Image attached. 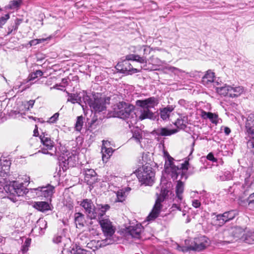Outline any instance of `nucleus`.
Wrapping results in <instances>:
<instances>
[{"label":"nucleus","instance_id":"obj_63","mask_svg":"<svg viewBox=\"0 0 254 254\" xmlns=\"http://www.w3.org/2000/svg\"><path fill=\"white\" fill-rule=\"evenodd\" d=\"M59 86V85L58 84H56V85H55L54 87H51V89H53V88L59 89V88H58V87Z\"/></svg>","mask_w":254,"mask_h":254},{"label":"nucleus","instance_id":"obj_58","mask_svg":"<svg viewBox=\"0 0 254 254\" xmlns=\"http://www.w3.org/2000/svg\"><path fill=\"white\" fill-rule=\"evenodd\" d=\"M34 103H35V101L34 100H30L28 102V109L29 108H32L34 104Z\"/></svg>","mask_w":254,"mask_h":254},{"label":"nucleus","instance_id":"obj_1","mask_svg":"<svg viewBox=\"0 0 254 254\" xmlns=\"http://www.w3.org/2000/svg\"><path fill=\"white\" fill-rule=\"evenodd\" d=\"M194 145V142L192 143V146H193ZM193 151V148L192 147L188 158L185 160L184 163L181 164L180 166H178L175 165L172 162L173 158L168 155V161H169L170 167H166V170L173 180L179 179V180H184V181H186L187 179L188 175L187 172L188 170V166L189 165V161Z\"/></svg>","mask_w":254,"mask_h":254},{"label":"nucleus","instance_id":"obj_37","mask_svg":"<svg viewBox=\"0 0 254 254\" xmlns=\"http://www.w3.org/2000/svg\"><path fill=\"white\" fill-rule=\"evenodd\" d=\"M247 207L254 211V192L251 194L247 199Z\"/></svg>","mask_w":254,"mask_h":254},{"label":"nucleus","instance_id":"obj_49","mask_svg":"<svg viewBox=\"0 0 254 254\" xmlns=\"http://www.w3.org/2000/svg\"><path fill=\"white\" fill-rule=\"evenodd\" d=\"M206 158L208 160L211 161L213 162H217V159L214 157V155L212 153H209L207 155Z\"/></svg>","mask_w":254,"mask_h":254},{"label":"nucleus","instance_id":"obj_8","mask_svg":"<svg viewBox=\"0 0 254 254\" xmlns=\"http://www.w3.org/2000/svg\"><path fill=\"white\" fill-rule=\"evenodd\" d=\"M169 192V190L165 188H161L160 195L156 201L153 209L147 218L148 221L153 220L158 216L161 208V202L164 201Z\"/></svg>","mask_w":254,"mask_h":254},{"label":"nucleus","instance_id":"obj_5","mask_svg":"<svg viewBox=\"0 0 254 254\" xmlns=\"http://www.w3.org/2000/svg\"><path fill=\"white\" fill-rule=\"evenodd\" d=\"M39 138L43 145V147H41L39 152L51 156L55 155L56 153L57 148L54 141L51 140L48 134L45 132H42L39 135Z\"/></svg>","mask_w":254,"mask_h":254},{"label":"nucleus","instance_id":"obj_50","mask_svg":"<svg viewBox=\"0 0 254 254\" xmlns=\"http://www.w3.org/2000/svg\"><path fill=\"white\" fill-rule=\"evenodd\" d=\"M62 238H63L62 237L60 236H55L53 238V242L56 244H59L62 242Z\"/></svg>","mask_w":254,"mask_h":254},{"label":"nucleus","instance_id":"obj_10","mask_svg":"<svg viewBox=\"0 0 254 254\" xmlns=\"http://www.w3.org/2000/svg\"><path fill=\"white\" fill-rule=\"evenodd\" d=\"M79 205L83 209L87 216L91 219H96L97 214L96 213V208L93 202L90 199H84L80 202H78Z\"/></svg>","mask_w":254,"mask_h":254},{"label":"nucleus","instance_id":"obj_4","mask_svg":"<svg viewBox=\"0 0 254 254\" xmlns=\"http://www.w3.org/2000/svg\"><path fill=\"white\" fill-rule=\"evenodd\" d=\"M139 181L146 186H152L154 182L155 173L150 166H143L141 170L134 172Z\"/></svg>","mask_w":254,"mask_h":254},{"label":"nucleus","instance_id":"obj_34","mask_svg":"<svg viewBox=\"0 0 254 254\" xmlns=\"http://www.w3.org/2000/svg\"><path fill=\"white\" fill-rule=\"evenodd\" d=\"M132 138H134L137 142L140 143L142 139V131L140 129L136 128L133 131V135Z\"/></svg>","mask_w":254,"mask_h":254},{"label":"nucleus","instance_id":"obj_26","mask_svg":"<svg viewBox=\"0 0 254 254\" xmlns=\"http://www.w3.org/2000/svg\"><path fill=\"white\" fill-rule=\"evenodd\" d=\"M10 162L5 160L3 161L0 160V176H4L5 174L8 173L9 170Z\"/></svg>","mask_w":254,"mask_h":254},{"label":"nucleus","instance_id":"obj_44","mask_svg":"<svg viewBox=\"0 0 254 254\" xmlns=\"http://www.w3.org/2000/svg\"><path fill=\"white\" fill-rule=\"evenodd\" d=\"M69 157H67V159H66L65 158H64V157H62V158H60V160L62 161V162H60L61 165H62V163L63 164V169L64 170V167H65V169H66V167L69 165Z\"/></svg>","mask_w":254,"mask_h":254},{"label":"nucleus","instance_id":"obj_46","mask_svg":"<svg viewBox=\"0 0 254 254\" xmlns=\"http://www.w3.org/2000/svg\"><path fill=\"white\" fill-rule=\"evenodd\" d=\"M135 59L134 61L137 62H138L139 63H141V64H143V63L146 64L147 63L146 59L144 56L140 57V56H139L138 55H136L135 59Z\"/></svg>","mask_w":254,"mask_h":254},{"label":"nucleus","instance_id":"obj_6","mask_svg":"<svg viewBox=\"0 0 254 254\" xmlns=\"http://www.w3.org/2000/svg\"><path fill=\"white\" fill-rule=\"evenodd\" d=\"M238 214L235 210L226 211L223 214L216 215L215 213L211 214V224L214 226H221L227 222L233 219Z\"/></svg>","mask_w":254,"mask_h":254},{"label":"nucleus","instance_id":"obj_23","mask_svg":"<svg viewBox=\"0 0 254 254\" xmlns=\"http://www.w3.org/2000/svg\"><path fill=\"white\" fill-rule=\"evenodd\" d=\"M201 117L204 119H208L211 122L215 125L218 123L219 118L218 116L211 112H207L204 111L201 112Z\"/></svg>","mask_w":254,"mask_h":254},{"label":"nucleus","instance_id":"obj_33","mask_svg":"<svg viewBox=\"0 0 254 254\" xmlns=\"http://www.w3.org/2000/svg\"><path fill=\"white\" fill-rule=\"evenodd\" d=\"M43 72L40 70H37L35 72L30 73L28 77L27 82L35 79L38 77H41L43 75Z\"/></svg>","mask_w":254,"mask_h":254},{"label":"nucleus","instance_id":"obj_20","mask_svg":"<svg viewBox=\"0 0 254 254\" xmlns=\"http://www.w3.org/2000/svg\"><path fill=\"white\" fill-rule=\"evenodd\" d=\"M214 77V73L208 70L202 78V83L207 87H209L213 82Z\"/></svg>","mask_w":254,"mask_h":254},{"label":"nucleus","instance_id":"obj_40","mask_svg":"<svg viewBox=\"0 0 254 254\" xmlns=\"http://www.w3.org/2000/svg\"><path fill=\"white\" fill-rule=\"evenodd\" d=\"M102 152L103 153V160H104L105 157H107V158H108V156H110L112 154L113 150L111 148L102 147Z\"/></svg>","mask_w":254,"mask_h":254},{"label":"nucleus","instance_id":"obj_9","mask_svg":"<svg viewBox=\"0 0 254 254\" xmlns=\"http://www.w3.org/2000/svg\"><path fill=\"white\" fill-rule=\"evenodd\" d=\"M83 99L88 101V104L96 112H100L105 110L106 107V100L104 98L99 97L98 95L94 97V100L89 99V97L85 95Z\"/></svg>","mask_w":254,"mask_h":254},{"label":"nucleus","instance_id":"obj_30","mask_svg":"<svg viewBox=\"0 0 254 254\" xmlns=\"http://www.w3.org/2000/svg\"><path fill=\"white\" fill-rule=\"evenodd\" d=\"M231 86L225 85V86L217 87L216 90L218 94L224 96L229 97Z\"/></svg>","mask_w":254,"mask_h":254},{"label":"nucleus","instance_id":"obj_53","mask_svg":"<svg viewBox=\"0 0 254 254\" xmlns=\"http://www.w3.org/2000/svg\"><path fill=\"white\" fill-rule=\"evenodd\" d=\"M7 186L5 185L4 183L0 181V192H3L4 190H6Z\"/></svg>","mask_w":254,"mask_h":254},{"label":"nucleus","instance_id":"obj_32","mask_svg":"<svg viewBox=\"0 0 254 254\" xmlns=\"http://www.w3.org/2000/svg\"><path fill=\"white\" fill-rule=\"evenodd\" d=\"M22 3L21 0H12L9 2L8 7L11 9H18Z\"/></svg>","mask_w":254,"mask_h":254},{"label":"nucleus","instance_id":"obj_29","mask_svg":"<svg viewBox=\"0 0 254 254\" xmlns=\"http://www.w3.org/2000/svg\"><path fill=\"white\" fill-rule=\"evenodd\" d=\"M174 108L172 106H168L164 108L161 111L160 117L163 120H166L169 117V114L174 110Z\"/></svg>","mask_w":254,"mask_h":254},{"label":"nucleus","instance_id":"obj_31","mask_svg":"<svg viewBox=\"0 0 254 254\" xmlns=\"http://www.w3.org/2000/svg\"><path fill=\"white\" fill-rule=\"evenodd\" d=\"M69 254H90V252L75 246L72 248Z\"/></svg>","mask_w":254,"mask_h":254},{"label":"nucleus","instance_id":"obj_19","mask_svg":"<svg viewBox=\"0 0 254 254\" xmlns=\"http://www.w3.org/2000/svg\"><path fill=\"white\" fill-rule=\"evenodd\" d=\"M97 210H96V213L97 214L96 216V219L98 220L100 219H103V216L105 215L107 211L110 209V206L109 204H98L97 207H96Z\"/></svg>","mask_w":254,"mask_h":254},{"label":"nucleus","instance_id":"obj_7","mask_svg":"<svg viewBox=\"0 0 254 254\" xmlns=\"http://www.w3.org/2000/svg\"><path fill=\"white\" fill-rule=\"evenodd\" d=\"M115 112L119 118L126 119L130 117L133 118L134 106L124 102L119 103L115 108Z\"/></svg>","mask_w":254,"mask_h":254},{"label":"nucleus","instance_id":"obj_56","mask_svg":"<svg viewBox=\"0 0 254 254\" xmlns=\"http://www.w3.org/2000/svg\"><path fill=\"white\" fill-rule=\"evenodd\" d=\"M172 208L173 209V210H174L175 209H177L180 211L181 210V208L180 207V206L177 204H173Z\"/></svg>","mask_w":254,"mask_h":254},{"label":"nucleus","instance_id":"obj_24","mask_svg":"<svg viewBox=\"0 0 254 254\" xmlns=\"http://www.w3.org/2000/svg\"><path fill=\"white\" fill-rule=\"evenodd\" d=\"M183 180H179L176 187V197L180 201H181L183 198V193L184 191V184Z\"/></svg>","mask_w":254,"mask_h":254},{"label":"nucleus","instance_id":"obj_36","mask_svg":"<svg viewBox=\"0 0 254 254\" xmlns=\"http://www.w3.org/2000/svg\"><path fill=\"white\" fill-rule=\"evenodd\" d=\"M117 198L116 202H123L126 197V192L123 190H119L116 193Z\"/></svg>","mask_w":254,"mask_h":254},{"label":"nucleus","instance_id":"obj_15","mask_svg":"<svg viewBox=\"0 0 254 254\" xmlns=\"http://www.w3.org/2000/svg\"><path fill=\"white\" fill-rule=\"evenodd\" d=\"M228 233L231 234L232 237L233 238V239L231 240L232 241H237L238 240L243 241L245 234L244 229L240 227L231 228L229 230ZM227 233V231H225V235Z\"/></svg>","mask_w":254,"mask_h":254},{"label":"nucleus","instance_id":"obj_35","mask_svg":"<svg viewBox=\"0 0 254 254\" xmlns=\"http://www.w3.org/2000/svg\"><path fill=\"white\" fill-rule=\"evenodd\" d=\"M246 139L248 140V148L250 149L251 152L254 155V136L248 137L247 136Z\"/></svg>","mask_w":254,"mask_h":254},{"label":"nucleus","instance_id":"obj_21","mask_svg":"<svg viewBox=\"0 0 254 254\" xmlns=\"http://www.w3.org/2000/svg\"><path fill=\"white\" fill-rule=\"evenodd\" d=\"M33 207L39 211L45 212L51 209L48 202L45 201L34 202Z\"/></svg>","mask_w":254,"mask_h":254},{"label":"nucleus","instance_id":"obj_57","mask_svg":"<svg viewBox=\"0 0 254 254\" xmlns=\"http://www.w3.org/2000/svg\"><path fill=\"white\" fill-rule=\"evenodd\" d=\"M33 135L34 136H39V132H38V127L36 125L35 126V128L34 130V131H33Z\"/></svg>","mask_w":254,"mask_h":254},{"label":"nucleus","instance_id":"obj_3","mask_svg":"<svg viewBox=\"0 0 254 254\" xmlns=\"http://www.w3.org/2000/svg\"><path fill=\"white\" fill-rule=\"evenodd\" d=\"M209 245L208 239L204 236H200L194 239L191 244L189 246L177 245V249L184 253L190 251L200 252L205 249Z\"/></svg>","mask_w":254,"mask_h":254},{"label":"nucleus","instance_id":"obj_60","mask_svg":"<svg viewBox=\"0 0 254 254\" xmlns=\"http://www.w3.org/2000/svg\"><path fill=\"white\" fill-rule=\"evenodd\" d=\"M25 181H24L25 183H27L29 182L30 178L29 177L25 176Z\"/></svg>","mask_w":254,"mask_h":254},{"label":"nucleus","instance_id":"obj_62","mask_svg":"<svg viewBox=\"0 0 254 254\" xmlns=\"http://www.w3.org/2000/svg\"><path fill=\"white\" fill-rule=\"evenodd\" d=\"M250 176V175L249 174L248 177L245 179V183H246V185L249 186L250 183H248V177H249Z\"/></svg>","mask_w":254,"mask_h":254},{"label":"nucleus","instance_id":"obj_61","mask_svg":"<svg viewBox=\"0 0 254 254\" xmlns=\"http://www.w3.org/2000/svg\"><path fill=\"white\" fill-rule=\"evenodd\" d=\"M190 221V216L189 215H187V219H186V223H188Z\"/></svg>","mask_w":254,"mask_h":254},{"label":"nucleus","instance_id":"obj_25","mask_svg":"<svg viewBox=\"0 0 254 254\" xmlns=\"http://www.w3.org/2000/svg\"><path fill=\"white\" fill-rule=\"evenodd\" d=\"M156 134L159 136H169L175 133L177 130L175 129H169L167 128L161 127L155 130Z\"/></svg>","mask_w":254,"mask_h":254},{"label":"nucleus","instance_id":"obj_28","mask_svg":"<svg viewBox=\"0 0 254 254\" xmlns=\"http://www.w3.org/2000/svg\"><path fill=\"white\" fill-rule=\"evenodd\" d=\"M66 92L67 93L68 97L67 100V102H71L72 104L77 103L82 107L83 106L81 104V98L80 97H79L78 95L76 94L70 93L67 91H66Z\"/></svg>","mask_w":254,"mask_h":254},{"label":"nucleus","instance_id":"obj_45","mask_svg":"<svg viewBox=\"0 0 254 254\" xmlns=\"http://www.w3.org/2000/svg\"><path fill=\"white\" fill-rule=\"evenodd\" d=\"M59 117V114L58 113H56L53 115L51 117L49 118V120L47 121V122L50 124L55 123L58 120Z\"/></svg>","mask_w":254,"mask_h":254},{"label":"nucleus","instance_id":"obj_2","mask_svg":"<svg viewBox=\"0 0 254 254\" xmlns=\"http://www.w3.org/2000/svg\"><path fill=\"white\" fill-rule=\"evenodd\" d=\"M157 104V100L154 97H151L145 100H137L136 105L141 108V114L139 119L141 120L145 119H152L153 113L150 110L154 108Z\"/></svg>","mask_w":254,"mask_h":254},{"label":"nucleus","instance_id":"obj_17","mask_svg":"<svg viewBox=\"0 0 254 254\" xmlns=\"http://www.w3.org/2000/svg\"><path fill=\"white\" fill-rule=\"evenodd\" d=\"M12 189L13 190L12 193H15L18 196H22L28 192L27 189L24 186L23 182L19 183L18 182H14L13 184Z\"/></svg>","mask_w":254,"mask_h":254},{"label":"nucleus","instance_id":"obj_11","mask_svg":"<svg viewBox=\"0 0 254 254\" xmlns=\"http://www.w3.org/2000/svg\"><path fill=\"white\" fill-rule=\"evenodd\" d=\"M118 70L125 74H131L138 72L140 71L136 68H133L131 64L127 60H124L119 62L116 66Z\"/></svg>","mask_w":254,"mask_h":254},{"label":"nucleus","instance_id":"obj_41","mask_svg":"<svg viewBox=\"0 0 254 254\" xmlns=\"http://www.w3.org/2000/svg\"><path fill=\"white\" fill-rule=\"evenodd\" d=\"M31 239L30 238H27L24 242L22 246L21 251L23 253H25L28 251V248L31 244Z\"/></svg>","mask_w":254,"mask_h":254},{"label":"nucleus","instance_id":"obj_16","mask_svg":"<svg viewBox=\"0 0 254 254\" xmlns=\"http://www.w3.org/2000/svg\"><path fill=\"white\" fill-rule=\"evenodd\" d=\"M143 229V226L140 224H137L135 226H130L127 228V233L132 238L139 239L140 237L141 233Z\"/></svg>","mask_w":254,"mask_h":254},{"label":"nucleus","instance_id":"obj_12","mask_svg":"<svg viewBox=\"0 0 254 254\" xmlns=\"http://www.w3.org/2000/svg\"><path fill=\"white\" fill-rule=\"evenodd\" d=\"M99 223L104 235L108 237H111L115 233V229L111 221L108 219H100Z\"/></svg>","mask_w":254,"mask_h":254},{"label":"nucleus","instance_id":"obj_38","mask_svg":"<svg viewBox=\"0 0 254 254\" xmlns=\"http://www.w3.org/2000/svg\"><path fill=\"white\" fill-rule=\"evenodd\" d=\"M83 117L82 116H78L77 118L75 126L76 130L80 131L83 126Z\"/></svg>","mask_w":254,"mask_h":254},{"label":"nucleus","instance_id":"obj_22","mask_svg":"<svg viewBox=\"0 0 254 254\" xmlns=\"http://www.w3.org/2000/svg\"><path fill=\"white\" fill-rule=\"evenodd\" d=\"M85 222L84 214L80 212H76L74 214V223L76 228L81 229L84 226Z\"/></svg>","mask_w":254,"mask_h":254},{"label":"nucleus","instance_id":"obj_51","mask_svg":"<svg viewBox=\"0 0 254 254\" xmlns=\"http://www.w3.org/2000/svg\"><path fill=\"white\" fill-rule=\"evenodd\" d=\"M150 9L151 10H155L158 8V6H157L156 2H155L154 1L151 0L150 1Z\"/></svg>","mask_w":254,"mask_h":254},{"label":"nucleus","instance_id":"obj_13","mask_svg":"<svg viewBox=\"0 0 254 254\" xmlns=\"http://www.w3.org/2000/svg\"><path fill=\"white\" fill-rule=\"evenodd\" d=\"M54 188L51 186L48 187L31 189L32 192L35 193L37 197H48L51 196L53 193Z\"/></svg>","mask_w":254,"mask_h":254},{"label":"nucleus","instance_id":"obj_48","mask_svg":"<svg viewBox=\"0 0 254 254\" xmlns=\"http://www.w3.org/2000/svg\"><path fill=\"white\" fill-rule=\"evenodd\" d=\"M192 205L194 208H198L201 205V202L197 199H193L192 200Z\"/></svg>","mask_w":254,"mask_h":254},{"label":"nucleus","instance_id":"obj_55","mask_svg":"<svg viewBox=\"0 0 254 254\" xmlns=\"http://www.w3.org/2000/svg\"><path fill=\"white\" fill-rule=\"evenodd\" d=\"M224 131L225 134L227 135H229L231 132V129L229 127H224Z\"/></svg>","mask_w":254,"mask_h":254},{"label":"nucleus","instance_id":"obj_52","mask_svg":"<svg viewBox=\"0 0 254 254\" xmlns=\"http://www.w3.org/2000/svg\"><path fill=\"white\" fill-rule=\"evenodd\" d=\"M135 56H136V55H134V54L127 55L126 56L125 60H127L128 62L129 61H135L134 59H135Z\"/></svg>","mask_w":254,"mask_h":254},{"label":"nucleus","instance_id":"obj_43","mask_svg":"<svg viewBox=\"0 0 254 254\" xmlns=\"http://www.w3.org/2000/svg\"><path fill=\"white\" fill-rule=\"evenodd\" d=\"M150 61L152 64L157 65H161L165 63V61H161L159 58L154 57V56H152L151 58H150Z\"/></svg>","mask_w":254,"mask_h":254},{"label":"nucleus","instance_id":"obj_18","mask_svg":"<svg viewBox=\"0 0 254 254\" xmlns=\"http://www.w3.org/2000/svg\"><path fill=\"white\" fill-rule=\"evenodd\" d=\"M97 180V174L93 169H87L84 171V180L89 185L94 184Z\"/></svg>","mask_w":254,"mask_h":254},{"label":"nucleus","instance_id":"obj_42","mask_svg":"<svg viewBox=\"0 0 254 254\" xmlns=\"http://www.w3.org/2000/svg\"><path fill=\"white\" fill-rule=\"evenodd\" d=\"M166 69H167L168 71L174 73L175 74H179V73L185 72V71L182 70V69L172 66H167L166 67Z\"/></svg>","mask_w":254,"mask_h":254},{"label":"nucleus","instance_id":"obj_54","mask_svg":"<svg viewBox=\"0 0 254 254\" xmlns=\"http://www.w3.org/2000/svg\"><path fill=\"white\" fill-rule=\"evenodd\" d=\"M29 45L32 46H34V45H36L37 44H38V41L37 40V39H34V40H31L29 42Z\"/></svg>","mask_w":254,"mask_h":254},{"label":"nucleus","instance_id":"obj_27","mask_svg":"<svg viewBox=\"0 0 254 254\" xmlns=\"http://www.w3.org/2000/svg\"><path fill=\"white\" fill-rule=\"evenodd\" d=\"M244 91L243 88L241 86H231L229 97L232 98L237 97Z\"/></svg>","mask_w":254,"mask_h":254},{"label":"nucleus","instance_id":"obj_59","mask_svg":"<svg viewBox=\"0 0 254 254\" xmlns=\"http://www.w3.org/2000/svg\"><path fill=\"white\" fill-rule=\"evenodd\" d=\"M37 40L38 41V43H41L42 42H43L46 40V39L44 38H41V39H37Z\"/></svg>","mask_w":254,"mask_h":254},{"label":"nucleus","instance_id":"obj_47","mask_svg":"<svg viewBox=\"0 0 254 254\" xmlns=\"http://www.w3.org/2000/svg\"><path fill=\"white\" fill-rule=\"evenodd\" d=\"M9 18V15L8 14H5L4 16H2L0 18V25H3L5 23L7 20Z\"/></svg>","mask_w":254,"mask_h":254},{"label":"nucleus","instance_id":"obj_64","mask_svg":"<svg viewBox=\"0 0 254 254\" xmlns=\"http://www.w3.org/2000/svg\"><path fill=\"white\" fill-rule=\"evenodd\" d=\"M182 215L183 216H185L186 215V211L185 210H183Z\"/></svg>","mask_w":254,"mask_h":254},{"label":"nucleus","instance_id":"obj_14","mask_svg":"<svg viewBox=\"0 0 254 254\" xmlns=\"http://www.w3.org/2000/svg\"><path fill=\"white\" fill-rule=\"evenodd\" d=\"M245 128L248 137L254 136V114H249L245 123Z\"/></svg>","mask_w":254,"mask_h":254},{"label":"nucleus","instance_id":"obj_39","mask_svg":"<svg viewBox=\"0 0 254 254\" xmlns=\"http://www.w3.org/2000/svg\"><path fill=\"white\" fill-rule=\"evenodd\" d=\"M243 241L246 243L252 244L254 242V233L245 234Z\"/></svg>","mask_w":254,"mask_h":254}]
</instances>
